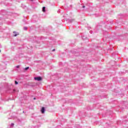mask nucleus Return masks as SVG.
<instances>
[{
  "mask_svg": "<svg viewBox=\"0 0 128 128\" xmlns=\"http://www.w3.org/2000/svg\"><path fill=\"white\" fill-rule=\"evenodd\" d=\"M42 12H46V7L42 8Z\"/></svg>",
  "mask_w": 128,
  "mask_h": 128,
  "instance_id": "obj_3",
  "label": "nucleus"
},
{
  "mask_svg": "<svg viewBox=\"0 0 128 128\" xmlns=\"http://www.w3.org/2000/svg\"><path fill=\"white\" fill-rule=\"evenodd\" d=\"M44 107H42L41 110V112L42 114H44Z\"/></svg>",
  "mask_w": 128,
  "mask_h": 128,
  "instance_id": "obj_2",
  "label": "nucleus"
},
{
  "mask_svg": "<svg viewBox=\"0 0 128 128\" xmlns=\"http://www.w3.org/2000/svg\"><path fill=\"white\" fill-rule=\"evenodd\" d=\"M0 52H1V51H0Z\"/></svg>",
  "mask_w": 128,
  "mask_h": 128,
  "instance_id": "obj_13",
  "label": "nucleus"
},
{
  "mask_svg": "<svg viewBox=\"0 0 128 128\" xmlns=\"http://www.w3.org/2000/svg\"><path fill=\"white\" fill-rule=\"evenodd\" d=\"M18 84V82L16 81H15V84Z\"/></svg>",
  "mask_w": 128,
  "mask_h": 128,
  "instance_id": "obj_6",
  "label": "nucleus"
},
{
  "mask_svg": "<svg viewBox=\"0 0 128 128\" xmlns=\"http://www.w3.org/2000/svg\"><path fill=\"white\" fill-rule=\"evenodd\" d=\"M14 124H12V126H14Z\"/></svg>",
  "mask_w": 128,
  "mask_h": 128,
  "instance_id": "obj_11",
  "label": "nucleus"
},
{
  "mask_svg": "<svg viewBox=\"0 0 128 128\" xmlns=\"http://www.w3.org/2000/svg\"><path fill=\"white\" fill-rule=\"evenodd\" d=\"M34 79L35 80H38V82H40L42 80V78L40 76L35 77Z\"/></svg>",
  "mask_w": 128,
  "mask_h": 128,
  "instance_id": "obj_1",
  "label": "nucleus"
},
{
  "mask_svg": "<svg viewBox=\"0 0 128 128\" xmlns=\"http://www.w3.org/2000/svg\"><path fill=\"white\" fill-rule=\"evenodd\" d=\"M30 2H33L34 0H30Z\"/></svg>",
  "mask_w": 128,
  "mask_h": 128,
  "instance_id": "obj_10",
  "label": "nucleus"
},
{
  "mask_svg": "<svg viewBox=\"0 0 128 128\" xmlns=\"http://www.w3.org/2000/svg\"><path fill=\"white\" fill-rule=\"evenodd\" d=\"M18 36V34H16V32H14V36Z\"/></svg>",
  "mask_w": 128,
  "mask_h": 128,
  "instance_id": "obj_4",
  "label": "nucleus"
},
{
  "mask_svg": "<svg viewBox=\"0 0 128 128\" xmlns=\"http://www.w3.org/2000/svg\"><path fill=\"white\" fill-rule=\"evenodd\" d=\"M82 8H86V6H83Z\"/></svg>",
  "mask_w": 128,
  "mask_h": 128,
  "instance_id": "obj_8",
  "label": "nucleus"
},
{
  "mask_svg": "<svg viewBox=\"0 0 128 128\" xmlns=\"http://www.w3.org/2000/svg\"><path fill=\"white\" fill-rule=\"evenodd\" d=\"M16 68H20V66H17Z\"/></svg>",
  "mask_w": 128,
  "mask_h": 128,
  "instance_id": "obj_7",
  "label": "nucleus"
},
{
  "mask_svg": "<svg viewBox=\"0 0 128 128\" xmlns=\"http://www.w3.org/2000/svg\"><path fill=\"white\" fill-rule=\"evenodd\" d=\"M28 68H30V67H26L25 68V70H28Z\"/></svg>",
  "mask_w": 128,
  "mask_h": 128,
  "instance_id": "obj_5",
  "label": "nucleus"
},
{
  "mask_svg": "<svg viewBox=\"0 0 128 128\" xmlns=\"http://www.w3.org/2000/svg\"><path fill=\"white\" fill-rule=\"evenodd\" d=\"M54 50H56V49H54L52 51L54 52Z\"/></svg>",
  "mask_w": 128,
  "mask_h": 128,
  "instance_id": "obj_9",
  "label": "nucleus"
},
{
  "mask_svg": "<svg viewBox=\"0 0 128 128\" xmlns=\"http://www.w3.org/2000/svg\"><path fill=\"white\" fill-rule=\"evenodd\" d=\"M34 100H36V98H34Z\"/></svg>",
  "mask_w": 128,
  "mask_h": 128,
  "instance_id": "obj_12",
  "label": "nucleus"
}]
</instances>
